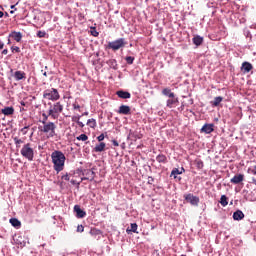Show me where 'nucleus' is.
Listing matches in <instances>:
<instances>
[{"label":"nucleus","mask_w":256,"mask_h":256,"mask_svg":"<svg viewBox=\"0 0 256 256\" xmlns=\"http://www.w3.org/2000/svg\"><path fill=\"white\" fill-rule=\"evenodd\" d=\"M29 129V125L24 126L20 131L23 135H27V130Z\"/></svg>","instance_id":"ea45409f"},{"label":"nucleus","mask_w":256,"mask_h":256,"mask_svg":"<svg viewBox=\"0 0 256 256\" xmlns=\"http://www.w3.org/2000/svg\"><path fill=\"white\" fill-rule=\"evenodd\" d=\"M105 147H107L105 142H100L99 144H96L94 151L95 153H102V151H105Z\"/></svg>","instance_id":"aec40b11"},{"label":"nucleus","mask_w":256,"mask_h":256,"mask_svg":"<svg viewBox=\"0 0 256 256\" xmlns=\"http://www.w3.org/2000/svg\"><path fill=\"white\" fill-rule=\"evenodd\" d=\"M252 175H256V165L254 166V169L251 170Z\"/></svg>","instance_id":"8fccbe9b"},{"label":"nucleus","mask_w":256,"mask_h":256,"mask_svg":"<svg viewBox=\"0 0 256 256\" xmlns=\"http://www.w3.org/2000/svg\"><path fill=\"white\" fill-rule=\"evenodd\" d=\"M166 105L169 107V109H173V107H177V105H179V99L175 98L174 96L173 98L167 100Z\"/></svg>","instance_id":"4468645a"},{"label":"nucleus","mask_w":256,"mask_h":256,"mask_svg":"<svg viewBox=\"0 0 256 256\" xmlns=\"http://www.w3.org/2000/svg\"><path fill=\"white\" fill-rule=\"evenodd\" d=\"M105 139V134H100L98 137H97V140L101 143V141H103Z\"/></svg>","instance_id":"c03bdc74"},{"label":"nucleus","mask_w":256,"mask_h":256,"mask_svg":"<svg viewBox=\"0 0 256 256\" xmlns=\"http://www.w3.org/2000/svg\"><path fill=\"white\" fill-rule=\"evenodd\" d=\"M222 101H223V97L217 96L210 103H211L212 107H219V105H221Z\"/></svg>","instance_id":"4be33fe9"},{"label":"nucleus","mask_w":256,"mask_h":256,"mask_svg":"<svg viewBox=\"0 0 256 256\" xmlns=\"http://www.w3.org/2000/svg\"><path fill=\"white\" fill-rule=\"evenodd\" d=\"M117 113H119V115H131V107L127 105H121Z\"/></svg>","instance_id":"f8f14e48"},{"label":"nucleus","mask_w":256,"mask_h":256,"mask_svg":"<svg viewBox=\"0 0 256 256\" xmlns=\"http://www.w3.org/2000/svg\"><path fill=\"white\" fill-rule=\"evenodd\" d=\"M56 129L57 125L54 122H46V124H43L41 132L45 133L48 139H53V137L57 136Z\"/></svg>","instance_id":"7ed1b4c3"},{"label":"nucleus","mask_w":256,"mask_h":256,"mask_svg":"<svg viewBox=\"0 0 256 256\" xmlns=\"http://www.w3.org/2000/svg\"><path fill=\"white\" fill-rule=\"evenodd\" d=\"M4 47H5V44L0 41V50L3 49Z\"/></svg>","instance_id":"603ef678"},{"label":"nucleus","mask_w":256,"mask_h":256,"mask_svg":"<svg viewBox=\"0 0 256 256\" xmlns=\"http://www.w3.org/2000/svg\"><path fill=\"white\" fill-rule=\"evenodd\" d=\"M72 107H73L74 110H79V109H81V106H80L77 102H74V103L72 104Z\"/></svg>","instance_id":"37998d69"},{"label":"nucleus","mask_w":256,"mask_h":256,"mask_svg":"<svg viewBox=\"0 0 256 256\" xmlns=\"http://www.w3.org/2000/svg\"><path fill=\"white\" fill-rule=\"evenodd\" d=\"M185 173V168H181V170H179L178 168H174L171 172V176L174 177V179H177V175H181Z\"/></svg>","instance_id":"412c9836"},{"label":"nucleus","mask_w":256,"mask_h":256,"mask_svg":"<svg viewBox=\"0 0 256 256\" xmlns=\"http://www.w3.org/2000/svg\"><path fill=\"white\" fill-rule=\"evenodd\" d=\"M125 45H127V42H125V38H120L109 42L107 45V49H112V51H119V49H123Z\"/></svg>","instance_id":"423d86ee"},{"label":"nucleus","mask_w":256,"mask_h":256,"mask_svg":"<svg viewBox=\"0 0 256 256\" xmlns=\"http://www.w3.org/2000/svg\"><path fill=\"white\" fill-rule=\"evenodd\" d=\"M116 95L120 97V99H131V93L123 90H119L116 92Z\"/></svg>","instance_id":"dca6fc26"},{"label":"nucleus","mask_w":256,"mask_h":256,"mask_svg":"<svg viewBox=\"0 0 256 256\" xmlns=\"http://www.w3.org/2000/svg\"><path fill=\"white\" fill-rule=\"evenodd\" d=\"M137 223H132L131 224V229H129V228H127V233H129L130 231L132 232V233H137Z\"/></svg>","instance_id":"c756f323"},{"label":"nucleus","mask_w":256,"mask_h":256,"mask_svg":"<svg viewBox=\"0 0 256 256\" xmlns=\"http://www.w3.org/2000/svg\"><path fill=\"white\" fill-rule=\"evenodd\" d=\"M193 43L194 45H196L197 47H199V45H202L203 44V37L201 36H195L193 38Z\"/></svg>","instance_id":"393cba45"},{"label":"nucleus","mask_w":256,"mask_h":256,"mask_svg":"<svg viewBox=\"0 0 256 256\" xmlns=\"http://www.w3.org/2000/svg\"><path fill=\"white\" fill-rule=\"evenodd\" d=\"M11 51L12 53H21V48L19 46H12Z\"/></svg>","instance_id":"c9c22d12"},{"label":"nucleus","mask_w":256,"mask_h":256,"mask_svg":"<svg viewBox=\"0 0 256 256\" xmlns=\"http://www.w3.org/2000/svg\"><path fill=\"white\" fill-rule=\"evenodd\" d=\"M112 145H114V147H119V142H117V140H112Z\"/></svg>","instance_id":"de8ad7c7"},{"label":"nucleus","mask_w":256,"mask_h":256,"mask_svg":"<svg viewBox=\"0 0 256 256\" xmlns=\"http://www.w3.org/2000/svg\"><path fill=\"white\" fill-rule=\"evenodd\" d=\"M3 15H5V13H3V11L0 10V19H2Z\"/></svg>","instance_id":"5fc2aeb1"},{"label":"nucleus","mask_w":256,"mask_h":256,"mask_svg":"<svg viewBox=\"0 0 256 256\" xmlns=\"http://www.w3.org/2000/svg\"><path fill=\"white\" fill-rule=\"evenodd\" d=\"M10 224L12 225V227H15L16 229H19L21 227V221H19V219L17 218H11Z\"/></svg>","instance_id":"5701e85b"},{"label":"nucleus","mask_w":256,"mask_h":256,"mask_svg":"<svg viewBox=\"0 0 256 256\" xmlns=\"http://www.w3.org/2000/svg\"><path fill=\"white\" fill-rule=\"evenodd\" d=\"M220 204L222 205V207H227V205H229V202L227 201V196L226 195L221 196Z\"/></svg>","instance_id":"cd10ccee"},{"label":"nucleus","mask_w":256,"mask_h":256,"mask_svg":"<svg viewBox=\"0 0 256 256\" xmlns=\"http://www.w3.org/2000/svg\"><path fill=\"white\" fill-rule=\"evenodd\" d=\"M20 104L22 105V107H25V102L21 101Z\"/></svg>","instance_id":"6e6d98bb"},{"label":"nucleus","mask_w":256,"mask_h":256,"mask_svg":"<svg viewBox=\"0 0 256 256\" xmlns=\"http://www.w3.org/2000/svg\"><path fill=\"white\" fill-rule=\"evenodd\" d=\"M215 125L214 124H205L202 128H201V132L202 133H206V135H209L211 133H213V131H215Z\"/></svg>","instance_id":"ddd939ff"},{"label":"nucleus","mask_w":256,"mask_h":256,"mask_svg":"<svg viewBox=\"0 0 256 256\" xmlns=\"http://www.w3.org/2000/svg\"><path fill=\"white\" fill-rule=\"evenodd\" d=\"M196 165H197V168H198V169H203V167H204L203 161H201V160H198V161L196 162Z\"/></svg>","instance_id":"58836bf2"},{"label":"nucleus","mask_w":256,"mask_h":256,"mask_svg":"<svg viewBox=\"0 0 256 256\" xmlns=\"http://www.w3.org/2000/svg\"><path fill=\"white\" fill-rule=\"evenodd\" d=\"M9 37H13L14 41L17 43H21V39H23V34L21 32H12Z\"/></svg>","instance_id":"6ab92c4d"},{"label":"nucleus","mask_w":256,"mask_h":256,"mask_svg":"<svg viewBox=\"0 0 256 256\" xmlns=\"http://www.w3.org/2000/svg\"><path fill=\"white\" fill-rule=\"evenodd\" d=\"M77 125L79 127H81V129H83V127H85V124H83V122H81L79 119H77Z\"/></svg>","instance_id":"49530a36"},{"label":"nucleus","mask_w":256,"mask_h":256,"mask_svg":"<svg viewBox=\"0 0 256 256\" xmlns=\"http://www.w3.org/2000/svg\"><path fill=\"white\" fill-rule=\"evenodd\" d=\"M10 9H14V11H17V8H15V5H11Z\"/></svg>","instance_id":"864d4df0"},{"label":"nucleus","mask_w":256,"mask_h":256,"mask_svg":"<svg viewBox=\"0 0 256 256\" xmlns=\"http://www.w3.org/2000/svg\"><path fill=\"white\" fill-rule=\"evenodd\" d=\"M185 201H187V203H191L192 205H199V197L194 196L193 194H187L184 196Z\"/></svg>","instance_id":"1a4fd4ad"},{"label":"nucleus","mask_w":256,"mask_h":256,"mask_svg":"<svg viewBox=\"0 0 256 256\" xmlns=\"http://www.w3.org/2000/svg\"><path fill=\"white\" fill-rule=\"evenodd\" d=\"M45 35H47V33L45 31L37 32V37H39V39H43V37H45Z\"/></svg>","instance_id":"e433bc0d"},{"label":"nucleus","mask_w":256,"mask_h":256,"mask_svg":"<svg viewBox=\"0 0 256 256\" xmlns=\"http://www.w3.org/2000/svg\"><path fill=\"white\" fill-rule=\"evenodd\" d=\"M14 143H15L16 147L19 148V147H21L22 143H24V141L21 140L20 138L15 137Z\"/></svg>","instance_id":"473e14b6"},{"label":"nucleus","mask_w":256,"mask_h":256,"mask_svg":"<svg viewBox=\"0 0 256 256\" xmlns=\"http://www.w3.org/2000/svg\"><path fill=\"white\" fill-rule=\"evenodd\" d=\"M125 61H126V63H127L128 65H133V61H135V57H133V56H127V57L125 58Z\"/></svg>","instance_id":"2f4dec72"},{"label":"nucleus","mask_w":256,"mask_h":256,"mask_svg":"<svg viewBox=\"0 0 256 256\" xmlns=\"http://www.w3.org/2000/svg\"><path fill=\"white\" fill-rule=\"evenodd\" d=\"M43 75H44V77H47V72H44Z\"/></svg>","instance_id":"13d9d810"},{"label":"nucleus","mask_w":256,"mask_h":256,"mask_svg":"<svg viewBox=\"0 0 256 256\" xmlns=\"http://www.w3.org/2000/svg\"><path fill=\"white\" fill-rule=\"evenodd\" d=\"M10 13L13 15V13H15V10L10 11Z\"/></svg>","instance_id":"bf43d9fd"},{"label":"nucleus","mask_w":256,"mask_h":256,"mask_svg":"<svg viewBox=\"0 0 256 256\" xmlns=\"http://www.w3.org/2000/svg\"><path fill=\"white\" fill-rule=\"evenodd\" d=\"M90 235H101V230L93 228L90 230Z\"/></svg>","instance_id":"f704fd0d"},{"label":"nucleus","mask_w":256,"mask_h":256,"mask_svg":"<svg viewBox=\"0 0 256 256\" xmlns=\"http://www.w3.org/2000/svg\"><path fill=\"white\" fill-rule=\"evenodd\" d=\"M7 53H9V50H7V49H4V50L2 51V55H7Z\"/></svg>","instance_id":"09e8293b"},{"label":"nucleus","mask_w":256,"mask_h":256,"mask_svg":"<svg viewBox=\"0 0 256 256\" xmlns=\"http://www.w3.org/2000/svg\"><path fill=\"white\" fill-rule=\"evenodd\" d=\"M243 181H245V175L243 174H236L230 179V183H233V185H239V183H243Z\"/></svg>","instance_id":"9d476101"},{"label":"nucleus","mask_w":256,"mask_h":256,"mask_svg":"<svg viewBox=\"0 0 256 256\" xmlns=\"http://www.w3.org/2000/svg\"><path fill=\"white\" fill-rule=\"evenodd\" d=\"M91 35L93 37H99V32L95 28H91Z\"/></svg>","instance_id":"4c0bfd02"},{"label":"nucleus","mask_w":256,"mask_h":256,"mask_svg":"<svg viewBox=\"0 0 256 256\" xmlns=\"http://www.w3.org/2000/svg\"><path fill=\"white\" fill-rule=\"evenodd\" d=\"M43 99H47L48 101H59V99H61V95L59 94V90L49 88L44 90Z\"/></svg>","instance_id":"39448f33"},{"label":"nucleus","mask_w":256,"mask_h":256,"mask_svg":"<svg viewBox=\"0 0 256 256\" xmlns=\"http://www.w3.org/2000/svg\"><path fill=\"white\" fill-rule=\"evenodd\" d=\"M51 159L54 171H56V173H61V171L65 169V161L67 159L65 154L59 150H55L51 154Z\"/></svg>","instance_id":"f257e3e1"},{"label":"nucleus","mask_w":256,"mask_h":256,"mask_svg":"<svg viewBox=\"0 0 256 256\" xmlns=\"http://www.w3.org/2000/svg\"><path fill=\"white\" fill-rule=\"evenodd\" d=\"M63 103L61 102H55L53 106H50L48 110V115H50L51 119H59V116L61 113H63Z\"/></svg>","instance_id":"20e7f679"},{"label":"nucleus","mask_w":256,"mask_h":256,"mask_svg":"<svg viewBox=\"0 0 256 256\" xmlns=\"http://www.w3.org/2000/svg\"><path fill=\"white\" fill-rule=\"evenodd\" d=\"M20 155H22L24 159H27V161H33V159H35V149L33 148V144H24L20 150Z\"/></svg>","instance_id":"f03ea898"},{"label":"nucleus","mask_w":256,"mask_h":256,"mask_svg":"<svg viewBox=\"0 0 256 256\" xmlns=\"http://www.w3.org/2000/svg\"><path fill=\"white\" fill-rule=\"evenodd\" d=\"M87 139H89V137L86 134H81L77 137L78 141H87Z\"/></svg>","instance_id":"72a5a7b5"},{"label":"nucleus","mask_w":256,"mask_h":256,"mask_svg":"<svg viewBox=\"0 0 256 256\" xmlns=\"http://www.w3.org/2000/svg\"><path fill=\"white\" fill-rule=\"evenodd\" d=\"M68 99H71V96H69Z\"/></svg>","instance_id":"680f3d73"},{"label":"nucleus","mask_w":256,"mask_h":256,"mask_svg":"<svg viewBox=\"0 0 256 256\" xmlns=\"http://www.w3.org/2000/svg\"><path fill=\"white\" fill-rule=\"evenodd\" d=\"M62 180H63V181H69V180H70L69 174H68V173L64 174V175L62 176Z\"/></svg>","instance_id":"a18cd8bd"},{"label":"nucleus","mask_w":256,"mask_h":256,"mask_svg":"<svg viewBox=\"0 0 256 256\" xmlns=\"http://www.w3.org/2000/svg\"><path fill=\"white\" fill-rule=\"evenodd\" d=\"M233 219L234 221H241L242 219H245V214L241 210H237L233 213Z\"/></svg>","instance_id":"f3484780"},{"label":"nucleus","mask_w":256,"mask_h":256,"mask_svg":"<svg viewBox=\"0 0 256 256\" xmlns=\"http://www.w3.org/2000/svg\"><path fill=\"white\" fill-rule=\"evenodd\" d=\"M253 70V64L249 62H243L241 66V71L243 73H249L250 71Z\"/></svg>","instance_id":"2eb2a0df"},{"label":"nucleus","mask_w":256,"mask_h":256,"mask_svg":"<svg viewBox=\"0 0 256 256\" xmlns=\"http://www.w3.org/2000/svg\"><path fill=\"white\" fill-rule=\"evenodd\" d=\"M156 161H158V163H167V156L160 154L156 157Z\"/></svg>","instance_id":"bb28decb"},{"label":"nucleus","mask_w":256,"mask_h":256,"mask_svg":"<svg viewBox=\"0 0 256 256\" xmlns=\"http://www.w3.org/2000/svg\"><path fill=\"white\" fill-rule=\"evenodd\" d=\"M86 125L91 127V129H95L97 127V121L94 118L88 119Z\"/></svg>","instance_id":"a878e982"},{"label":"nucleus","mask_w":256,"mask_h":256,"mask_svg":"<svg viewBox=\"0 0 256 256\" xmlns=\"http://www.w3.org/2000/svg\"><path fill=\"white\" fill-rule=\"evenodd\" d=\"M84 177L81 178V181H93L95 179V172L93 170H84Z\"/></svg>","instance_id":"0eeeda50"},{"label":"nucleus","mask_w":256,"mask_h":256,"mask_svg":"<svg viewBox=\"0 0 256 256\" xmlns=\"http://www.w3.org/2000/svg\"><path fill=\"white\" fill-rule=\"evenodd\" d=\"M77 119H79V117L77 116L72 117V121H74L75 123H77Z\"/></svg>","instance_id":"3c124183"},{"label":"nucleus","mask_w":256,"mask_h":256,"mask_svg":"<svg viewBox=\"0 0 256 256\" xmlns=\"http://www.w3.org/2000/svg\"><path fill=\"white\" fill-rule=\"evenodd\" d=\"M83 231H85V227H83V225H78L77 226V232L78 233H83Z\"/></svg>","instance_id":"79ce46f5"},{"label":"nucleus","mask_w":256,"mask_h":256,"mask_svg":"<svg viewBox=\"0 0 256 256\" xmlns=\"http://www.w3.org/2000/svg\"><path fill=\"white\" fill-rule=\"evenodd\" d=\"M1 113L9 117V115H13L15 113V108H13V106L5 107L4 109L1 110Z\"/></svg>","instance_id":"a211bd4d"},{"label":"nucleus","mask_w":256,"mask_h":256,"mask_svg":"<svg viewBox=\"0 0 256 256\" xmlns=\"http://www.w3.org/2000/svg\"><path fill=\"white\" fill-rule=\"evenodd\" d=\"M8 45H11V40L10 39H8Z\"/></svg>","instance_id":"4d7b16f0"},{"label":"nucleus","mask_w":256,"mask_h":256,"mask_svg":"<svg viewBox=\"0 0 256 256\" xmlns=\"http://www.w3.org/2000/svg\"><path fill=\"white\" fill-rule=\"evenodd\" d=\"M82 182H83V181H81V180H80V182H78L77 180H73V179L70 181V183H71L72 185H77V187H79Z\"/></svg>","instance_id":"a19ab883"},{"label":"nucleus","mask_w":256,"mask_h":256,"mask_svg":"<svg viewBox=\"0 0 256 256\" xmlns=\"http://www.w3.org/2000/svg\"><path fill=\"white\" fill-rule=\"evenodd\" d=\"M74 213H76V217L78 219H83L85 215H87V212H85L83 209H81V206L75 205L74 206Z\"/></svg>","instance_id":"9b49d317"},{"label":"nucleus","mask_w":256,"mask_h":256,"mask_svg":"<svg viewBox=\"0 0 256 256\" xmlns=\"http://www.w3.org/2000/svg\"><path fill=\"white\" fill-rule=\"evenodd\" d=\"M13 78L15 81H25V79H27V73H25V71H15L13 74Z\"/></svg>","instance_id":"6e6552de"},{"label":"nucleus","mask_w":256,"mask_h":256,"mask_svg":"<svg viewBox=\"0 0 256 256\" xmlns=\"http://www.w3.org/2000/svg\"><path fill=\"white\" fill-rule=\"evenodd\" d=\"M6 17H9V14L6 12Z\"/></svg>","instance_id":"052dcab7"},{"label":"nucleus","mask_w":256,"mask_h":256,"mask_svg":"<svg viewBox=\"0 0 256 256\" xmlns=\"http://www.w3.org/2000/svg\"><path fill=\"white\" fill-rule=\"evenodd\" d=\"M49 117H51V115H49V113L48 114L42 113V121H41L42 125H45L46 123H49L48 122Z\"/></svg>","instance_id":"c85d7f7f"},{"label":"nucleus","mask_w":256,"mask_h":256,"mask_svg":"<svg viewBox=\"0 0 256 256\" xmlns=\"http://www.w3.org/2000/svg\"><path fill=\"white\" fill-rule=\"evenodd\" d=\"M108 65H110V67H112V69H117V60H115V59L109 60Z\"/></svg>","instance_id":"7c9ffc66"},{"label":"nucleus","mask_w":256,"mask_h":256,"mask_svg":"<svg viewBox=\"0 0 256 256\" xmlns=\"http://www.w3.org/2000/svg\"><path fill=\"white\" fill-rule=\"evenodd\" d=\"M162 95H165L166 97H169V98L175 97V93L171 92V89L169 88H164L162 90Z\"/></svg>","instance_id":"b1692460"}]
</instances>
